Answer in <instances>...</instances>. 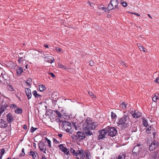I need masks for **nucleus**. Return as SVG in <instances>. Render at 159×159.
I'll return each mask as SVG.
<instances>
[{
    "label": "nucleus",
    "mask_w": 159,
    "mask_h": 159,
    "mask_svg": "<svg viewBox=\"0 0 159 159\" xmlns=\"http://www.w3.org/2000/svg\"><path fill=\"white\" fill-rule=\"evenodd\" d=\"M30 89L25 88V93L29 99H30Z\"/></svg>",
    "instance_id": "18"
},
{
    "label": "nucleus",
    "mask_w": 159,
    "mask_h": 159,
    "mask_svg": "<svg viewBox=\"0 0 159 159\" xmlns=\"http://www.w3.org/2000/svg\"><path fill=\"white\" fill-rule=\"evenodd\" d=\"M56 121L57 122H58V123H59V125H60V123L62 121L60 119L58 118H57L56 120Z\"/></svg>",
    "instance_id": "45"
},
{
    "label": "nucleus",
    "mask_w": 159,
    "mask_h": 159,
    "mask_svg": "<svg viewBox=\"0 0 159 159\" xmlns=\"http://www.w3.org/2000/svg\"><path fill=\"white\" fill-rule=\"evenodd\" d=\"M155 81L156 83H157L159 84V78H156Z\"/></svg>",
    "instance_id": "52"
},
{
    "label": "nucleus",
    "mask_w": 159,
    "mask_h": 159,
    "mask_svg": "<svg viewBox=\"0 0 159 159\" xmlns=\"http://www.w3.org/2000/svg\"><path fill=\"white\" fill-rule=\"evenodd\" d=\"M152 134L153 135V137L154 138L155 137V136L156 134V132H153V133H152Z\"/></svg>",
    "instance_id": "63"
},
{
    "label": "nucleus",
    "mask_w": 159,
    "mask_h": 159,
    "mask_svg": "<svg viewBox=\"0 0 159 159\" xmlns=\"http://www.w3.org/2000/svg\"><path fill=\"white\" fill-rule=\"evenodd\" d=\"M48 74H49L51 75L52 76V77L53 78H55V75L53 74V73H52V72H50V73H48Z\"/></svg>",
    "instance_id": "49"
},
{
    "label": "nucleus",
    "mask_w": 159,
    "mask_h": 159,
    "mask_svg": "<svg viewBox=\"0 0 159 159\" xmlns=\"http://www.w3.org/2000/svg\"><path fill=\"white\" fill-rule=\"evenodd\" d=\"M140 145L139 144L137 146H135L133 150V152L134 153H135L136 154H137V153H139V150H137V149H139V146H140Z\"/></svg>",
    "instance_id": "16"
},
{
    "label": "nucleus",
    "mask_w": 159,
    "mask_h": 159,
    "mask_svg": "<svg viewBox=\"0 0 159 159\" xmlns=\"http://www.w3.org/2000/svg\"><path fill=\"white\" fill-rule=\"evenodd\" d=\"M88 2H89V3L90 4V6L91 7H92L94 5V4L93 3H90V2H89V1H88Z\"/></svg>",
    "instance_id": "54"
},
{
    "label": "nucleus",
    "mask_w": 159,
    "mask_h": 159,
    "mask_svg": "<svg viewBox=\"0 0 159 159\" xmlns=\"http://www.w3.org/2000/svg\"><path fill=\"white\" fill-rule=\"evenodd\" d=\"M56 51L58 52H60L61 51V49L58 47L56 48Z\"/></svg>",
    "instance_id": "46"
},
{
    "label": "nucleus",
    "mask_w": 159,
    "mask_h": 159,
    "mask_svg": "<svg viewBox=\"0 0 159 159\" xmlns=\"http://www.w3.org/2000/svg\"><path fill=\"white\" fill-rule=\"evenodd\" d=\"M99 132L100 134L99 135L98 137V138L100 139H102L105 137V136L106 134H107V129H103L102 130H99Z\"/></svg>",
    "instance_id": "7"
},
{
    "label": "nucleus",
    "mask_w": 159,
    "mask_h": 159,
    "mask_svg": "<svg viewBox=\"0 0 159 159\" xmlns=\"http://www.w3.org/2000/svg\"><path fill=\"white\" fill-rule=\"evenodd\" d=\"M15 112L18 114H21L22 112V110L20 108H17L15 111Z\"/></svg>",
    "instance_id": "31"
},
{
    "label": "nucleus",
    "mask_w": 159,
    "mask_h": 159,
    "mask_svg": "<svg viewBox=\"0 0 159 159\" xmlns=\"http://www.w3.org/2000/svg\"><path fill=\"white\" fill-rule=\"evenodd\" d=\"M62 124L64 129L66 131L69 130L70 129L71 124L68 121L65 120L62 122Z\"/></svg>",
    "instance_id": "6"
},
{
    "label": "nucleus",
    "mask_w": 159,
    "mask_h": 159,
    "mask_svg": "<svg viewBox=\"0 0 159 159\" xmlns=\"http://www.w3.org/2000/svg\"><path fill=\"white\" fill-rule=\"evenodd\" d=\"M88 93L89 95L93 98H95L96 97L95 95H94L92 92L89 91L88 92Z\"/></svg>",
    "instance_id": "37"
},
{
    "label": "nucleus",
    "mask_w": 159,
    "mask_h": 159,
    "mask_svg": "<svg viewBox=\"0 0 159 159\" xmlns=\"http://www.w3.org/2000/svg\"><path fill=\"white\" fill-rule=\"evenodd\" d=\"M106 129L108 135L111 137L115 136L117 133V131L114 127L109 126L108 128H106Z\"/></svg>",
    "instance_id": "4"
},
{
    "label": "nucleus",
    "mask_w": 159,
    "mask_h": 159,
    "mask_svg": "<svg viewBox=\"0 0 159 159\" xmlns=\"http://www.w3.org/2000/svg\"><path fill=\"white\" fill-rule=\"evenodd\" d=\"M39 89L40 91H43L45 89V85L42 84L39 85Z\"/></svg>",
    "instance_id": "24"
},
{
    "label": "nucleus",
    "mask_w": 159,
    "mask_h": 159,
    "mask_svg": "<svg viewBox=\"0 0 159 159\" xmlns=\"http://www.w3.org/2000/svg\"><path fill=\"white\" fill-rule=\"evenodd\" d=\"M45 140L47 141V142L48 144V146L49 148H50L52 147V145H51V141L48 139L47 138H45Z\"/></svg>",
    "instance_id": "22"
},
{
    "label": "nucleus",
    "mask_w": 159,
    "mask_h": 159,
    "mask_svg": "<svg viewBox=\"0 0 159 159\" xmlns=\"http://www.w3.org/2000/svg\"><path fill=\"white\" fill-rule=\"evenodd\" d=\"M58 147L59 148V149L62 151L64 149H65V147L63 146V145L61 144L58 145Z\"/></svg>",
    "instance_id": "33"
},
{
    "label": "nucleus",
    "mask_w": 159,
    "mask_h": 159,
    "mask_svg": "<svg viewBox=\"0 0 159 159\" xmlns=\"http://www.w3.org/2000/svg\"><path fill=\"white\" fill-rule=\"evenodd\" d=\"M75 136L78 138H79L81 140L84 139L85 137V134L80 131L77 132V135Z\"/></svg>",
    "instance_id": "12"
},
{
    "label": "nucleus",
    "mask_w": 159,
    "mask_h": 159,
    "mask_svg": "<svg viewBox=\"0 0 159 159\" xmlns=\"http://www.w3.org/2000/svg\"><path fill=\"white\" fill-rule=\"evenodd\" d=\"M143 125L144 127H147L148 126L147 121L145 118H143Z\"/></svg>",
    "instance_id": "23"
},
{
    "label": "nucleus",
    "mask_w": 159,
    "mask_h": 159,
    "mask_svg": "<svg viewBox=\"0 0 159 159\" xmlns=\"http://www.w3.org/2000/svg\"><path fill=\"white\" fill-rule=\"evenodd\" d=\"M2 77H3L4 75L5 74V72L3 70H3L2 71Z\"/></svg>",
    "instance_id": "56"
},
{
    "label": "nucleus",
    "mask_w": 159,
    "mask_h": 159,
    "mask_svg": "<svg viewBox=\"0 0 159 159\" xmlns=\"http://www.w3.org/2000/svg\"><path fill=\"white\" fill-rule=\"evenodd\" d=\"M58 68H62V69H66V66H64V65H62L60 63H59L58 64Z\"/></svg>",
    "instance_id": "29"
},
{
    "label": "nucleus",
    "mask_w": 159,
    "mask_h": 159,
    "mask_svg": "<svg viewBox=\"0 0 159 159\" xmlns=\"http://www.w3.org/2000/svg\"><path fill=\"white\" fill-rule=\"evenodd\" d=\"M37 129V128H34L33 126L31 127L30 129V132L31 133H33Z\"/></svg>",
    "instance_id": "36"
},
{
    "label": "nucleus",
    "mask_w": 159,
    "mask_h": 159,
    "mask_svg": "<svg viewBox=\"0 0 159 159\" xmlns=\"http://www.w3.org/2000/svg\"><path fill=\"white\" fill-rule=\"evenodd\" d=\"M139 49L141 51H142L144 52H146V48L143 47L142 46L140 48H139Z\"/></svg>",
    "instance_id": "40"
},
{
    "label": "nucleus",
    "mask_w": 159,
    "mask_h": 159,
    "mask_svg": "<svg viewBox=\"0 0 159 159\" xmlns=\"http://www.w3.org/2000/svg\"><path fill=\"white\" fill-rule=\"evenodd\" d=\"M137 46H138V47L139 48H140L142 45H141L139 43H138Z\"/></svg>",
    "instance_id": "64"
},
{
    "label": "nucleus",
    "mask_w": 159,
    "mask_h": 159,
    "mask_svg": "<svg viewBox=\"0 0 159 159\" xmlns=\"http://www.w3.org/2000/svg\"><path fill=\"white\" fill-rule=\"evenodd\" d=\"M111 117L112 119H114L115 117H116V114L113 112H111Z\"/></svg>",
    "instance_id": "39"
},
{
    "label": "nucleus",
    "mask_w": 159,
    "mask_h": 159,
    "mask_svg": "<svg viewBox=\"0 0 159 159\" xmlns=\"http://www.w3.org/2000/svg\"><path fill=\"white\" fill-rule=\"evenodd\" d=\"M120 3L121 5L124 7H126L127 5V3L125 2H123V1L121 0L120 1Z\"/></svg>",
    "instance_id": "32"
},
{
    "label": "nucleus",
    "mask_w": 159,
    "mask_h": 159,
    "mask_svg": "<svg viewBox=\"0 0 159 159\" xmlns=\"http://www.w3.org/2000/svg\"><path fill=\"white\" fill-rule=\"evenodd\" d=\"M130 114L134 118H139L141 116V113L136 111H131Z\"/></svg>",
    "instance_id": "9"
},
{
    "label": "nucleus",
    "mask_w": 159,
    "mask_h": 159,
    "mask_svg": "<svg viewBox=\"0 0 159 159\" xmlns=\"http://www.w3.org/2000/svg\"><path fill=\"white\" fill-rule=\"evenodd\" d=\"M84 152V151L82 153H81V154L79 155L80 157V158H82V159H84V158L85 157Z\"/></svg>",
    "instance_id": "35"
},
{
    "label": "nucleus",
    "mask_w": 159,
    "mask_h": 159,
    "mask_svg": "<svg viewBox=\"0 0 159 159\" xmlns=\"http://www.w3.org/2000/svg\"><path fill=\"white\" fill-rule=\"evenodd\" d=\"M158 145V143L156 141H154L151 143L149 149L150 151H153L157 147Z\"/></svg>",
    "instance_id": "10"
},
{
    "label": "nucleus",
    "mask_w": 159,
    "mask_h": 159,
    "mask_svg": "<svg viewBox=\"0 0 159 159\" xmlns=\"http://www.w3.org/2000/svg\"><path fill=\"white\" fill-rule=\"evenodd\" d=\"M146 131V132L147 133H148V134L151 133V132L150 131V130H149V128H147Z\"/></svg>",
    "instance_id": "50"
},
{
    "label": "nucleus",
    "mask_w": 159,
    "mask_h": 159,
    "mask_svg": "<svg viewBox=\"0 0 159 159\" xmlns=\"http://www.w3.org/2000/svg\"><path fill=\"white\" fill-rule=\"evenodd\" d=\"M62 151L64 153L66 154L67 155H68L69 154V150L67 149V148L66 147H65V149H64Z\"/></svg>",
    "instance_id": "26"
},
{
    "label": "nucleus",
    "mask_w": 159,
    "mask_h": 159,
    "mask_svg": "<svg viewBox=\"0 0 159 159\" xmlns=\"http://www.w3.org/2000/svg\"><path fill=\"white\" fill-rule=\"evenodd\" d=\"M32 93L34 97L36 98H38L42 97V95L37 93L36 91L34 90L32 92Z\"/></svg>",
    "instance_id": "17"
},
{
    "label": "nucleus",
    "mask_w": 159,
    "mask_h": 159,
    "mask_svg": "<svg viewBox=\"0 0 159 159\" xmlns=\"http://www.w3.org/2000/svg\"><path fill=\"white\" fill-rule=\"evenodd\" d=\"M159 95V94L158 93H156L155 94V97H157Z\"/></svg>",
    "instance_id": "61"
},
{
    "label": "nucleus",
    "mask_w": 159,
    "mask_h": 159,
    "mask_svg": "<svg viewBox=\"0 0 159 159\" xmlns=\"http://www.w3.org/2000/svg\"><path fill=\"white\" fill-rule=\"evenodd\" d=\"M22 153H20V157H22V156H24L25 154V153L24 152V148H22Z\"/></svg>",
    "instance_id": "41"
},
{
    "label": "nucleus",
    "mask_w": 159,
    "mask_h": 159,
    "mask_svg": "<svg viewBox=\"0 0 159 159\" xmlns=\"http://www.w3.org/2000/svg\"><path fill=\"white\" fill-rule=\"evenodd\" d=\"M137 129L136 128H134V131H133V130H131V132H136V131H137Z\"/></svg>",
    "instance_id": "60"
},
{
    "label": "nucleus",
    "mask_w": 159,
    "mask_h": 159,
    "mask_svg": "<svg viewBox=\"0 0 159 159\" xmlns=\"http://www.w3.org/2000/svg\"><path fill=\"white\" fill-rule=\"evenodd\" d=\"M17 67L18 68V70H23V67H21L20 66H18Z\"/></svg>",
    "instance_id": "58"
},
{
    "label": "nucleus",
    "mask_w": 159,
    "mask_h": 159,
    "mask_svg": "<svg viewBox=\"0 0 159 159\" xmlns=\"http://www.w3.org/2000/svg\"><path fill=\"white\" fill-rule=\"evenodd\" d=\"M70 151L72 153L73 156H77L76 152L75 151L74 149L71 148H70Z\"/></svg>",
    "instance_id": "27"
},
{
    "label": "nucleus",
    "mask_w": 159,
    "mask_h": 159,
    "mask_svg": "<svg viewBox=\"0 0 159 159\" xmlns=\"http://www.w3.org/2000/svg\"><path fill=\"white\" fill-rule=\"evenodd\" d=\"M17 74L20 75L23 72V70H17Z\"/></svg>",
    "instance_id": "43"
},
{
    "label": "nucleus",
    "mask_w": 159,
    "mask_h": 159,
    "mask_svg": "<svg viewBox=\"0 0 159 159\" xmlns=\"http://www.w3.org/2000/svg\"><path fill=\"white\" fill-rule=\"evenodd\" d=\"M129 13H130L131 14H134V15H137V16H140V15L138 13H136V12H135V13H133V12H129Z\"/></svg>",
    "instance_id": "48"
},
{
    "label": "nucleus",
    "mask_w": 159,
    "mask_h": 159,
    "mask_svg": "<svg viewBox=\"0 0 159 159\" xmlns=\"http://www.w3.org/2000/svg\"><path fill=\"white\" fill-rule=\"evenodd\" d=\"M58 136L60 138H61L62 136V134H58Z\"/></svg>",
    "instance_id": "59"
},
{
    "label": "nucleus",
    "mask_w": 159,
    "mask_h": 159,
    "mask_svg": "<svg viewBox=\"0 0 159 159\" xmlns=\"http://www.w3.org/2000/svg\"><path fill=\"white\" fill-rule=\"evenodd\" d=\"M131 121L129 120V117L128 116L124 115L121 118L118 122L119 125H122L123 126L122 129L128 127L129 124H130Z\"/></svg>",
    "instance_id": "2"
},
{
    "label": "nucleus",
    "mask_w": 159,
    "mask_h": 159,
    "mask_svg": "<svg viewBox=\"0 0 159 159\" xmlns=\"http://www.w3.org/2000/svg\"><path fill=\"white\" fill-rule=\"evenodd\" d=\"M73 125L75 127V128H76V123H73Z\"/></svg>",
    "instance_id": "62"
},
{
    "label": "nucleus",
    "mask_w": 159,
    "mask_h": 159,
    "mask_svg": "<svg viewBox=\"0 0 159 159\" xmlns=\"http://www.w3.org/2000/svg\"><path fill=\"white\" fill-rule=\"evenodd\" d=\"M157 99H158L157 97H156L155 96L153 97L152 98L153 101L154 102H156V101L157 100Z\"/></svg>",
    "instance_id": "47"
},
{
    "label": "nucleus",
    "mask_w": 159,
    "mask_h": 159,
    "mask_svg": "<svg viewBox=\"0 0 159 159\" xmlns=\"http://www.w3.org/2000/svg\"><path fill=\"white\" fill-rule=\"evenodd\" d=\"M94 62L93 60H90L89 61V65L90 66H93L94 65Z\"/></svg>",
    "instance_id": "42"
},
{
    "label": "nucleus",
    "mask_w": 159,
    "mask_h": 159,
    "mask_svg": "<svg viewBox=\"0 0 159 159\" xmlns=\"http://www.w3.org/2000/svg\"><path fill=\"white\" fill-rule=\"evenodd\" d=\"M7 126L6 122L2 120H0V127L2 128H6Z\"/></svg>",
    "instance_id": "15"
},
{
    "label": "nucleus",
    "mask_w": 159,
    "mask_h": 159,
    "mask_svg": "<svg viewBox=\"0 0 159 159\" xmlns=\"http://www.w3.org/2000/svg\"><path fill=\"white\" fill-rule=\"evenodd\" d=\"M23 128L24 129H27V126L25 125H23Z\"/></svg>",
    "instance_id": "57"
},
{
    "label": "nucleus",
    "mask_w": 159,
    "mask_h": 159,
    "mask_svg": "<svg viewBox=\"0 0 159 159\" xmlns=\"http://www.w3.org/2000/svg\"><path fill=\"white\" fill-rule=\"evenodd\" d=\"M11 107L12 108H16V106L15 105L12 104L11 105Z\"/></svg>",
    "instance_id": "55"
},
{
    "label": "nucleus",
    "mask_w": 159,
    "mask_h": 159,
    "mask_svg": "<svg viewBox=\"0 0 159 159\" xmlns=\"http://www.w3.org/2000/svg\"><path fill=\"white\" fill-rule=\"evenodd\" d=\"M24 84L25 86H28L29 85H30V84L29 82H28L27 81H24Z\"/></svg>",
    "instance_id": "44"
},
{
    "label": "nucleus",
    "mask_w": 159,
    "mask_h": 159,
    "mask_svg": "<svg viewBox=\"0 0 159 159\" xmlns=\"http://www.w3.org/2000/svg\"><path fill=\"white\" fill-rule=\"evenodd\" d=\"M30 155H31L33 159H39L37 153L36 152L30 151Z\"/></svg>",
    "instance_id": "14"
},
{
    "label": "nucleus",
    "mask_w": 159,
    "mask_h": 159,
    "mask_svg": "<svg viewBox=\"0 0 159 159\" xmlns=\"http://www.w3.org/2000/svg\"><path fill=\"white\" fill-rule=\"evenodd\" d=\"M53 141L54 142H55V143L57 144L59 143V142L57 141L54 138L53 139Z\"/></svg>",
    "instance_id": "51"
},
{
    "label": "nucleus",
    "mask_w": 159,
    "mask_h": 159,
    "mask_svg": "<svg viewBox=\"0 0 159 159\" xmlns=\"http://www.w3.org/2000/svg\"><path fill=\"white\" fill-rule=\"evenodd\" d=\"M126 156V154L125 153H123L120 154L119 156L117 159H125Z\"/></svg>",
    "instance_id": "20"
},
{
    "label": "nucleus",
    "mask_w": 159,
    "mask_h": 159,
    "mask_svg": "<svg viewBox=\"0 0 159 159\" xmlns=\"http://www.w3.org/2000/svg\"><path fill=\"white\" fill-rule=\"evenodd\" d=\"M5 150L4 148L1 149L0 150V159H1L2 157L4 154Z\"/></svg>",
    "instance_id": "25"
},
{
    "label": "nucleus",
    "mask_w": 159,
    "mask_h": 159,
    "mask_svg": "<svg viewBox=\"0 0 159 159\" xmlns=\"http://www.w3.org/2000/svg\"><path fill=\"white\" fill-rule=\"evenodd\" d=\"M45 61L48 62L52 63L54 61L53 58L51 56H48L45 57Z\"/></svg>",
    "instance_id": "13"
},
{
    "label": "nucleus",
    "mask_w": 159,
    "mask_h": 159,
    "mask_svg": "<svg viewBox=\"0 0 159 159\" xmlns=\"http://www.w3.org/2000/svg\"><path fill=\"white\" fill-rule=\"evenodd\" d=\"M24 61H25V54L24 53H20L19 55L18 62L20 64H22Z\"/></svg>",
    "instance_id": "8"
},
{
    "label": "nucleus",
    "mask_w": 159,
    "mask_h": 159,
    "mask_svg": "<svg viewBox=\"0 0 159 159\" xmlns=\"http://www.w3.org/2000/svg\"><path fill=\"white\" fill-rule=\"evenodd\" d=\"M149 127L150 128V130H151V131H153L154 130V129L152 127V126H149Z\"/></svg>",
    "instance_id": "53"
},
{
    "label": "nucleus",
    "mask_w": 159,
    "mask_h": 159,
    "mask_svg": "<svg viewBox=\"0 0 159 159\" xmlns=\"http://www.w3.org/2000/svg\"><path fill=\"white\" fill-rule=\"evenodd\" d=\"M157 152H154L152 153L151 156L152 159H156L157 157Z\"/></svg>",
    "instance_id": "19"
},
{
    "label": "nucleus",
    "mask_w": 159,
    "mask_h": 159,
    "mask_svg": "<svg viewBox=\"0 0 159 159\" xmlns=\"http://www.w3.org/2000/svg\"><path fill=\"white\" fill-rule=\"evenodd\" d=\"M39 146L40 150L46 154L47 149L46 144L43 142H40L39 143Z\"/></svg>",
    "instance_id": "5"
},
{
    "label": "nucleus",
    "mask_w": 159,
    "mask_h": 159,
    "mask_svg": "<svg viewBox=\"0 0 159 159\" xmlns=\"http://www.w3.org/2000/svg\"><path fill=\"white\" fill-rule=\"evenodd\" d=\"M8 89L9 91L12 92L13 93H14L15 92V90H14L11 85H9Z\"/></svg>",
    "instance_id": "30"
},
{
    "label": "nucleus",
    "mask_w": 159,
    "mask_h": 159,
    "mask_svg": "<svg viewBox=\"0 0 159 159\" xmlns=\"http://www.w3.org/2000/svg\"><path fill=\"white\" fill-rule=\"evenodd\" d=\"M86 154V159H90L91 158V154L90 152L88 151L86 153H85Z\"/></svg>",
    "instance_id": "21"
},
{
    "label": "nucleus",
    "mask_w": 159,
    "mask_h": 159,
    "mask_svg": "<svg viewBox=\"0 0 159 159\" xmlns=\"http://www.w3.org/2000/svg\"><path fill=\"white\" fill-rule=\"evenodd\" d=\"M97 125L98 124L96 122H94L90 120V119L89 120L87 119L83 125V131L87 136L92 135L93 134L90 130L94 129Z\"/></svg>",
    "instance_id": "1"
},
{
    "label": "nucleus",
    "mask_w": 159,
    "mask_h": 159,
    "mask_svg": "<svg viewBox=\"0 0 159 159\" xmlns=\"http://www.w3.org/2000/svg\"><path fill=\"white\" fill-rule=\"evenodd\" d=\"M119 2L117 0H111L107 7L108 11H110L116 8L119 10V7H118Z\"/></svg>",
    "instance_id": "3"
},
{
    "label": "nucleus",
    "mask_w": 159,
    "mask_h": 159,
    "mask_svg": "<svg viewBox=\"0 0 159 159\" xmlns=\"http://www.w3.org/2000/svg\"><path fill=\"white\" fill-rule=\"evenodd\" d=\"M84 151V150L83 149H81L80 150H78L76 152V153L77 154V156L81 153L83 152Z\"/></svg>",
    "instance_id": "38"
},
{
    "label": "nucleus",
    "mask_w": 159,
    "mask_h": 159,
    "mask_svg": "<svg viewBox=\"0 0 159 159\" xmlns=\"http://www.w3.org/2000/svg\"><path fill=\"white\" fill-rule=\"evenodd\" d=\"M54 111L55 113H56L57 114L58 117L59 118H60V117H61V114L60 112H59L58 111H57V110H56L55 111Z\"/></svg>",
    "instance_id": "34"
},
{
    "label": "nucleus",
    "mask_w": 159,
    "mask_h": 159,
    "mask_svg": "<svg viewBox=\"0 0 159 159\" xmlns=\"http://www.w3.org/2000/svg\"><path fill=\"white\" fill-rule=\"evenodd\" d=\"M126 105L127 104H125V103L123 102L120 105L121 107L123 109H125L126 108Z\"/></svg>",
    "instance_id": "28"
},
{
    "label": "nucleus",
    "mask_w": 159,
    "mask_h": 159,
    "mask_svg": "<svg viewBox=\"0 0 159 159\" xmlns=\"http://www.w3.org/2000/svg\"><path fill=\"white\" fill-rule=\"evenodd\" d=\"M7 119L9 123H11L14 120L13 117L12 116V114L11 113H9L6 116Z\"/></svg>",
    "instance_id": "11"
}]
</instances>
